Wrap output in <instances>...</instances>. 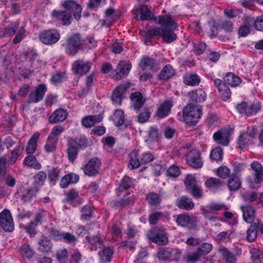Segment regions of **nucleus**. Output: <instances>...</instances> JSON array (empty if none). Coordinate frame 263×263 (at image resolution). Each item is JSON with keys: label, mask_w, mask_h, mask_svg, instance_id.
Masks as SVG:
<instances>
[{"label": "nucleus", "mask_w": 263, "mask_h": 263, "mask_svg": "<svg viewBox=\"0 0 263 263\" xmlns=\"http://www.w3.org/2000/svg\"><path fill=\"white\" fill-rule=\"evenodd\" d=\"M148 239L159 245H164L167 242V237L164 230L162 229H153L147 234Z\"/></svg>", "instance_id": "nucleus-12"}, {"label": "nucleus", "mask_w": 263, "mask_h": 263, "mask_svg": "<svg viewBox=\"0 0 263 263\" xmlns=\"http://www.w3.org/2000/svg\"><path fill=\"white\" fill-rule=\"evenodd\" d=\"M177 205L179 208L187 211L192 210L194 206V203L191 199L186 197H182L177 201Z\"/></svg>", "instance_id": "nucleus-41"}, {"label": "nucleus", "mask_w": 263, "mask_h": 263, "mask_svg": "<svg viewBox=\"0 0 263 263\" xmlns=\"http://www.w3.org/2000/svg\"><path fill=\"white\" fill-rule=\"evenodd\" d=\"M23 163L29 167L35 170H40L42 168V165L40 163L36 158L32 155L27 156L24 160Z\"/></svg>", "instance_id": "nucleus-39"}, {"label": "nucleus", "mask_w": 263, "mask_h": 263, "mask_svg": "<svg viewBox=\"0 0 263 263\" xmlns=\"http://www.w3.org/2000/svg\"><path fill=\"white\" fill-rule=\"evenodd\" d=\"M114 252L109 248H105L99 252L101 263H109L112 257Z\"/></svg>", "instance_id": "nucleus-38"}, {"label": "nucleus", "mask_w": 263, "mask_h": 263, "mask_svg": "<svg viewBox=\"0 0 263 263\" xmlns=\"http://www.w3.org/2000/svg\"><path fill=\"white\" fill-rule=\"evenodd\" d=\"M67 111L63 109H59L54 111L49 118V121L51 123L64 121L67 117Z\"/></svg>", "instance_id": "nucleus-28"}, {"label": "nucleus", "mask_w": 263, "mask_h": 263, "mask_svg": "<svg viewBox=\"0 0 263 263\" xmlns=\"http://www.w3.org/2000/svg\"><path fill=\"white\" fill-rule=\"evenodd\" d=\"M260 108V103L258 102L251 104L242 102L236 106V109L240 114L247 116L255 115Z\"/></svg>", "instance_id": "nucleus-6"}, {"label": "nucleus", "mask_w": 263, "mask_h": 263, "mask_svg": "<svg viewBox=\"0 0 263 263\" xmlns=\"http://www.w3.org/2000/svg\"><path fill=\"white\" fill-rule=\"evenodd\" d=\"M101 165L100 160L96 157L90 159L85 164L81 167L85 175L92 177L97 175Z\"/></svg>", "instance_id": "nucleus-5"}, {"label": "nucleus", "mask_w": 263, "mask_h": 263, "mask_svg": "<svg viewBox=\"0 0 263 263\" xmlns=\"http://www.w3.org/2000/svg\"><path fill=\"white\" fill-rule=\"evenodd\" d=\"M113 121L114 124L118 126L124 123L125 118L124 112L122 109H117L114 114Z\"/></svg>", "instance_id": "nucleus-50"}, {"label": "nucleus", "mask_w": 263, "mask_h": 263, "mask_svg": "<svg viewBox=\"0 0 263 263\" xmlns=\"http://www.w3.org/2000/svg\"><path fill=\"white\" fill-rule=\"evenodd\" d=\"M91 66L90 62L83 59H79L73 62L71 69L74 73L83 76L89 71Z\"/></svg>", "instance_id": "nucleus-9"}, {"label": "nucleus", "mask_w": 263, "mask_h": 263, "mask_svg": "<svg viewBox=\"0 0 263 263\" xmlns=\"http://www.w3.org/2000/svg\"><path fill=\"white\" fill-rule=\"evenodd\" d=\"M82 199L79 196L78 192L74 191H70L67 194L66 201L73 206H75L82 202Z\"/></svg>", "instance_id": "nucleus-40"}, {"label": "nucleus", "mask_w": 263, "mask_h": 263, "mask_svg": "<svg viewBox=\"0 0 263 263\" xmlns=\"http://www.w3.org/2000/svg\"><path fill=\"white\" fill-rule=\"evenodd\" d=\"M187 164L195 168H201L203 165L200 152L196 149L190 151L186 155Z\"/></svg>", "instance_id": "nucleus-8"}, {"label": "nucleus", "mask_w": 263, "mask_h": 263, "mask_svg": "<svg viewBox=\"0 0 263 263\" xmlns=\"http://www.w3.org/2000/svg\"><path fill=\"white\" fill-rule=\"evenodd\" d=\"M257 229H259L258 222L252 224L247 232V239L248 241L252 242L257 237Z\"/></svg>", "instance_id": "nucleus-44"}, {"label": "nucleus", "mask_w": 263, "mask_h": 263, "mask_svg": "<svg viewBox=\"0 0 263 263\" xmlns=\"http://www.w3.org/2000/svg\"><path fill=\"white\" fill-rule=\"evenodd\" d=\"M146 199L151 204L157 205L159 204L161 200L160 197L154 193H151L147 195Z\"/></svg>", "instance_id": "nucleus-57"}, {"label": "nucleus", "mask_w": 263, "mask_h": 263, "mask_svg": "<svg viewBox=\"0 0 263 263\" xmlns=\"http://www.w3.org/2000/svg\"><path fill=\"white\" fill-rule=\"evenodd\" d=\"M183 82L186 85L195 86L199 84L200 79L196 74L187 73L184 75Z\"/></svg>", "instance_id": "nucleus-43"}, {"label": "nucleus", "mask_w": 263, "mask_h": 263, "mask_svg": "<svg viewBox=\"0 0 263 263\" xmlns=\"http://www.w3.org/2000/svg\"><path fill=\"white\" fill-rule=\"evenodd\" d=\"M139 65L142 70L152 69L154 65V62L152 59L144 58L141 59Z\"/></svg>", "instance_id": "nucleus-55"}, {"label": "nucleus", "mask_w": 263, "mask_h": 263, "mask_svg": "<svg viewBox=\"0 0 263 263\" xmlns=\"http://www.w3.org/2000/svg\"><path fill=\"white\" fill-rule=\"evenodd\" d=\"M126 85H121L118 86L113 92L111 100L113 104H120L126 90L128 88Z\"/></svg>", "instance_id": "nucleus-25"}, {"label": "nucleus", "mask_w": 263, "mask_h": 263, "mask_svg": "<svg viewBox=\"0 0 263 263\" xmlns=\"http://www.w3.org/2000/svg\"><path fill=\"white\" fill-rule=\"evenodd\" d=\"M40 136L39 132L35 133L31 136L26 148L27 154L31 155L34 153L37 148V141Z\"/></svg>", "instance_id": "nucleus-32"}, {"label": "nucleus", "mask_w": 263, "mask_h": 263, "mask_svg": "<svg viewBox=\"0 0 263 263\" xmlns=\"http://www.w3.org/2000/svg\"><path fill=\"white\" fill-rule=\"evenodd\" d=\"M24 149V145L22 143L17 144L11 153V156L9 162L11 164H13L16 162L17 158L21 155Z\"/></svg>", "instance_id": "nucleus-46"}, {"label": "nucleus", "mask_w": 263, "mask_h": 263, "mask_svg": "<svg viewBox=\"0 0 263 263\" xmlns=\"http://www.w3.org/2000/svg\"><path fill=\"white\" fill-rule=\"evenodd\" d=\"M224 82L231 87H237L241 83V79L233 73L228 72L223 77Z\"/></svg>", "instance_id": "nucleus-33"}, {"label": "nucleus", "mask_w": 263, "mask_h": 263, "mask_svg": "<svg viewBox=\"0 0 263 263\" xmlns=\"http://www.w3.org/2000/svg\"><path fill=\"white\" fill-rule=\"evenodd\" d=\"M210 158L216 161L222 160V150L220 147L214 148L211 152Z\"/></svg>", "instance_id": "nucleus-58"}, {"label": "nucleus", "mask_w": 263, "mask_h": 263, "mask_svg": "<svg viewBox=\"0 0 263 263\" xmlns=\"http://www.w3.org/2000/svg\"><path fill=\"white\" fill-rule=\"evenodd\" d=\"M52 15L53 17L61 20L64 25H69L71 23V15L65 11L54 10Z\"/></svg>", "instance_id": "nucleus-34"}, {"label": "nucleus", "mask_w": 263, "mask_h": 263, "mask_svg": "<svg viewBox=\"0 0 263 263\" xmlns=\"http://www.w3.org/2000/svg\"><path fill=\"white\" fill-rule=\"evenodd\" d=\"M19 24L18 21H15L11 23L7 27H6L4 29L3 35L10 36L13 35L18 29Z\"/></svg>", "instance_id": "nucleus-49"}, {"label": "nucleus", "mask_w": 263, "mask_h": 263, "mask_svg": "<svg viewBox=\"0 0 263 263\" xmlns=\"http://www.w3.org/2000/svg\"><path fill=\"white\" fill-rule=\"evenodd\" d=\"M79 146L80 145L75 139H70L68 141V148L67 152L68 159L71 162H73L77 158Z\"/></svg>", "instance_id": "nucleus-26"}, {"label": "nucleus", "mask_w": 263, "mask_h": 263, "mask_svg": "<svg viewBox=\"0 0 263 263\" xmlns=\"http://www.w3.org/2000/svg\"><path fill=\"white\" fill-rule=\"evenodd\" d=\"M134 17L137 20L145 21L152 18L153 14L147 6L141 5L133 10Z\"/></svg>", "instance_id": "nucleus-14"}, {"label": "nucleus", "mask_w": 263, "mask_h": 263, "mask_svg": "<svg viewBox=\"0 0 263 263\" xmlns=\"http://www.w3.org/2000/svg\"><path fill=\"white\" fill-rule=\"evenodd\" d=\"M241 209L244 220L247 223H251L255 216L254 209L251 206H243Z\"/></svg>", "instance_id": "nucleus-36"}, {"label": "nucleus", "mask_w": 263, "mask_h": 263, "mask_svg": "<svg viewBox=\"0 0 263 263\" xmlns=\"http://www.w3.org/2000/svg\"><path fill=\"white\" fill-rule=\"evenodd\" d=\"M180 255V252L178 250L172 248H161L157 252V256L160 260H177Z\"/></svg>", "instance_id": "nucleus-13"}, {"label": "nucleus", "mask_w": 263, "mask_h": 263, "mask_svg": "<svg viewBox=\"0 0 263 263\" xmlns=\"http://www.w3.org/2000/svg\"><path fill=\"white\" fill-rule=\"evenodd\" d=\"M82 44L80 35L74 34L68 37L65 44V52L69 55H74L79 51Z\"/></svg>", "instance_id": "nucleus-3"}, {"label": "nucleus", "mask_w": 263, "mask_h": 263, "mask_svg": "<svg viewBox=\"0 0 263 263\" xmlns=\"http://www.w3.org/2000/svg\"><path fill=\"white\" fill-rule=\"evenodd\" d=\"M173 106V102L172 100H168L160 103L155 113L156 117L159 119L165 118L170 114Z\"/></svg>", "instance_id": "nucleus-16"}, {"label": "nucleus", "mask_w": 263, "mask_h": 263, "mask_svg": "<svg viewBox=\"0 0 263 263\" xmlns=\"http://www.w3.org/2000/svg\"><path fill=\"white\" fill-rule=\"evenodd\" d=\"M39 250L42 252H49L52 248V242L46 237L42 236L39 240Z\"/></svg>", "instance_id": "nucleus-37"}, {"label": "nucleus", "mask_w": 263, "mask_h": 263, "mask_svg": "<svg viewBox=\"0 0 263 263\" xmlns=\"http://www.w3.org/2000/svg\"><path fill=\"white\" fill-rule=\"evenodd\" d=\"M176 222L178 225L182 227L195 229L197 226L198 219L195 216L182 214L177 216Z\"/></svg>", "instance_id": "nucleus-7"}, {"label": "nucleus", "mask_w": 263, "mask_h": 263, "mask_svg": "<svg viewBox=\"0 0 263 263\" xmlns=\"http://www.w3.org/2000/svg\"><path fill=\"white\" fill-rule=\"evenodd\" d=\"M60 38V33L55 29L43 31L40 35V40L46 45L55 44L59 40Z\"/></svg>", "instance_id": "nucleus-10"}, {"label": "nucleus", "mask_w": 263, "mask_h": 263, "mask_svg": "<svg viewBox=\"0 0 263 263\" xmlns=\"http://www.w3.org/2000/svg\"><path fill=\"white\" fill-rule=\"evenodd\" d=\"M202 114L201 108L195 104L187 105L183 110V117L185 124L195 125L200 118Z\"/></svg>", "instance_id": "nucleus-2"}, {"label": "nucleus", "mask_w": 263, "mask_h": 263, "mask_svg": "<svg viewBox=\"0 0 263 263\" xmlns=\"http://www.w3.org/2000/svg\"><path fill=\"white\" fill-rule=\"evenodd\" d=\"M175 71L172 66L170 64L163 67L159 74L161 79L166 80L174 76Z\"/></svg>", "instance_id": "nucleus-47"}, {"label": "nucleus", "mask_w": 263, "mask_h": 263, "mask_svg": "<svg viewBox=\"0 0 263 263\" xmlns=\"http://www.w3.org/2000/svg\"><path fill=\"white\" fill-rule=\"evenodd\" d=\"M184 184L186 189L189 190L199 184V183L194 175L189 174L185 178Z\"/></svg>", "instance_id": "nucleus-52"}, {"label": "nucleus", "mask_w": 263, "mask_h": 263, "mask_svg": "<svg viewBox=\"0 0 263 263\" xmlns=\"http://www.w3.org/2000/svg\"><path fill=\"white\" fill-rule=\"evenodd\" d=\"M221 184V182L218 179L211 178L208 179L205 182V185L210 189H215L219 187Z\"/></svg>", "instance_id": "nucleus-61"}, {"label": "nucleus", "mask_w": 263, "mask_h": 263, "mask_svg": "<svg viewBox=\"0 0 263 263\" xmlns=\"http://www.w3.org/2000/svg\"><path fill=\"white\" fill-rule=\"evenodd\" d=\"M64 128L62 126L58 125L54 126L51 130V132L49 134V137L58 140V136L63 132Z\"/></svg>", "instance_id": "nucleus-64"}, {"label": "nucleus", "mask_w": 263, "mask_h": 263, "mask_svg": "<svg viewBox=\"0 0 263 263\" xmlns=\"http://www.w3.org/2000/svg\"><path fill=\"white\" fill-rule=\"evenodd\" d=\"M219 252L226 263H234L236 262V258L235 256L232 254L226 248H220Z\"/></svg>", "instance_id": "nucleus-45"}, {"label": "nucleus", "mask_w": 263, "mask_h": 263, "mask_svg": "<svg viewBox=\"0 0 263 263\" xmlns=\"http://www.w3.org/2000/svg\"><path fill=\"white\" fill-rule=\"evenodd\" d=\"M0 226L5 231H13L14 223L10 212L8 210H4L0 213Z\"/></svg>", "instance_id": "nucleus-11"}, {"label": "nucleus", "mask_w": 263, "mask_h": 263, "mask_svg": "<svg viewBox=\"0 0 263 263\" xmlns=\"http://www.w3.org/2000/svg\"><path fill=\"white\" fill-rule=\"evenodd\" d=\"M63 6L67 10H73L74 11L73 16L77 20L81 18L82 8L74 1L72 0L66 1L63 3Z\"/></svg>", "instance_id": "nucleus-22"}, {"label": "nucleus", "mask_w": 263, "mask_h": 263, "mask_svg": "<svg viewBox=\"0 0 263 263\" xmlns=\"http://www.w3.org/2000/svg\"><path fill=\"white\" fill-rule=\"evenodd\" d=\"M201 256L200 253L197 250L195 252L187 253L185 255V258L187 262H194L198 260Z\"/></svg>", "instance_id": "nucleus-62"}, {"label": "nucleus", "mask_w": 263, "mask_h": 263, "mask_svg": "<svg viewBox=\"0 0 263 263\" xmlns=\"http://www.w3.org/2000/svg\"><path fill=\"white\" fill-rule=\"evenodd\" d=\"M57 142L58 140L48 137L44 146L45 151L47 153H52L55 151Z\"/></svg>", "instance_id": "nucleus-56"}, {"label": "nucleus", "mask_w": 263, "mask_h": 263, "mask_svg": "<svg viewBox=\"0 0 263 263\" xmlns=\"http://www.w3.org/2000/svg\"><path fill=\"white\" fill-rule=\"evenodd\" d=\"M154 20L156 23L160 25L161 28L148 29L146 36L160 35L166 43H170L176 40L177 35L173 30L177 28V25L170 15H159L155 17Z\"/></svg>", "instance_id": "nucleus-1"}, {"label": "nucleus", "mask_w": 263, "mask_h": 263, "mask_svg": "<svg viewBox=\"0 0 263 263\" xmlns=\"http://www.w3.org/2000/svg\"><path fill=\"white\" fill-rule=\"evenodd\" d=\"M132 68V64L129 61H120L116 69V79H121L127 76Z\"/></svg>", "instance_id": "nucleus-19"}, {"label": "nucleus", "mask_w": 263, "mask_h": 263, "mask_svg": "<svg viewBox=\"0 0 263 263\" xmlns=\"http://www.w3.org/2000/svg\"><path fill=\"white\" fill-rule=\"evenodd\" d=\"M223 216L226 218V220H220L221 221L228 222L229 224L233 226L237 224V216L236 214H233L230 212L226 211L223 213Z\"/></svg>", "instance_id": "nucleus-54"}, {"label": "nucleus", "mask_w": 263, "mask_h": 263, "mask_svg": "<svg viewBox=\"0 0 263 263\" xmlns=\"http://www.w3.org/2000/svg\"><path fill=\"white\" fill-rule=\"evenodd\" d=\"M254 22V18L250 16L245 18L243 24L239 28L238 34L240 37L247 36L250 32L251 25Z\"/></svg>", "instance_id": "nucleus-27"}, {"label": "nucleus", "mask_w": 263, "mask_h": 263, "mask_svg": "<svg viewBox=\"0 0 263 263\" xmlns=\"http://www.w3.org/2000/svg\"><path fill=\"white\" fill-rule=\"evenodd\" d=\"M79 180V176L74 173H70L65 175L61 180L60 186L64 189L71 183H76Z\"/></svg>", "instance_id": "nucleus-30"}, {"label": "nucleus", "mask_w": 263, "mask_h": 263, "mask_svg": "<svg viewBox=\"0 0 263 263\" xmlns=\"http://www.w3.org/2000/svg\"><path fill=\"white\" fill-rule=\"evenodd\" d=\"M251 168L253 171L254 183L259 184L263 181V167L257 161H254L251 164Z\"/></svg>", "instance_id": "nucleus-23"}, {"label": "nucleus", "mask_w": 263, "mask_h": 263, "mask_svg": "<svg viewBox=\"0 0 263 263\" xmlns=\"http://www.w3.org/2000/svg\"><path fill=\"white\" fill-rule=\"evenodd\" d=\"M213 248V246L211 243L208 242L202 243L199 248L197 250L202 255H205L209 253L212 250Z\"/></svg>", "instance_id": "nucleus-60"}, {"label": "nucleus", "mask_w": 263, "mask_h": 263, "mask_svg": "<svg viewBox=\"0 0 263 263\" xmlns=\"http://www.w3.org/2000/svg\"><path fill=\"white\" fill-rule=\"evenodd\" d=\"M190 96L193 101L197 102H202L205 100L206 94L204 90L199 89L190 92Z\"/></svg>", "instance_id": "nucleus-42"}, {"label": "nucleus", "mask_w": 263, "mask_h": 263, "mask_svg": "<svg viewBox=\"0 0 263 263\" xmlns=\"http://www.w3.org/2000/svg\"><path fill=\"white\" fill-rule=\"evenodd\" d=\"M228 184L230 191H235L240 187L241 182L237 176H232L229 179Z\"/></svg>", "instance_id": "nucleus-48"}, {"label": "nucleus", "mask_w": 263, "mask_h": 263, "mask_svg": "<svg viewBox=\"0 0 263 263\" xmlns=\"http://www.w3.org/2000/svg\"><path fill=\"white\" fill-rule=\"evenodd\" d=\"M119 15V13L115 9L112 8H109L105 12V20L104 21V24L109 26L118 18Z\"/></svg>", "instance_id": "nucleus-29"}, {"label": "nucleus", "mask_w": 263, "mask_h": 263, "mask_svg": "<svg viewBox=\"0 0 263 263\" xmlns=\"http://www.w3.org/2000/svg\"><path fill=\"white\" fill-rule=\"evenodd\" d=\"M200 209L202 212L204 217L210 221L216 222L219 220L215 213L204 209V206H201Z\"/></svg>", "instance_id": "nucleus-53"}, {"label": "nucleus", "mask_w": 263, "mask_h": 263, "mask_svg": "<svg viewBox=\"0 0 263 263\" xmlns=\"http://www.w3.org/2000/svg\"><path fill=\"white\" fill-rule=\"evenodd\" d=\"M138 156V154L136 151H133L130 154L128 166L130 169H135L139 166L141 161H139Z\"/></svg>", "instance_id": "nucleus-51"}, {"label": "nucleus", "mask_w": 263, "mask_h": 263, "mask_svg": "<svg viewBox=\"0 0 263 263\" xmlns=\"http://www.w3.org/2000/svg\"><path fill=\"white\" fill-rule=\"evenodd\" d=\"M3 5L7 10L12 14L17 13L21 11L22 5L16 0H2Z\"/></svg>", "instance_id": "nucleus-24"}, {"label": "nucleus", "mask_w": 263, "mask_h": 263, "mask_svg": "<svg viewBox=\"0 0 263 263\" xmlns=\"http://www.w3.org/2000/svg\"><path fill=\"white\" fill-rule=\"evenodd\" d=\"M256 128L252 127H248L247 130L241 132L237 141L239 148L242 149L251 144L256 136Z\"/></svg>", "instance_id": "nucleus-4"}, {"label": "nucleus", "mask_w": 263, "mask_h": 263, "mask_svg": "<svg viewBox=\"0 0 263 263\" xmlns=\"http://www.w3.org/2000/svg\"><path fill=\"white\" fill-rule=\"evenodd\" d=\"M133 183L132 179L129 177H124L121 183L119 188L117 189V192H122L123 190H127L130 188Z\"/></svg>", "instance_id": "nucleus-59"}, {"label": "nucleus", "mask_w": 263, "mask_h": 263, "mask_svg": "<svg viewBox=\"0 0 263 263\" xmlns=\"http://www.w3.org/2000/svg\"><path fill=\"white\" fill-rule=\"evenodd\" d=\"M47 175L45 172L43 171L39 172L35 176V183L34 187H32L27 191V195L29 197L34 196L38 191L37 186L42 185L45 181Z\"/></svg>", "instance_id": "nucleus-21"}, {"label": "nucleus", "mask_w": 263, "mask_h": 263, "mask_svg": "<svg viewBox=\"0 0 263 263\" xmlns=\"http://www.w3.org/2000/svg\"><path fill=\"white\" fill-rule=\"evenodd\" d=\"M189 191L192 196L196 199H199L202 197L203 194L201 186L199 184L191 189Z\"/></svg>", "instance_id": "nucleus-63"}, {"label": "nucleus", "mask_w": 263, "mask_h": 263, "mask_svg": "<svg viewBox=\"0 0 263 263\" xmlns=\"http://www.w3.org/2000/svg\"><path fill=\"white\" fill-rule=\"evenodd\" d=\"M130 100L132 107L135 110H139L143 105L145 101L140 92L132 93L130 96Z\"/></svg>", "instance_id": "nucleus-31"}, {"label": "nucleus", "mask_w": 263, "mask_h": 263, "mask_svg": "<svg viewBox=\"0 0 263 263\" xmlns=\"http://www.w3.org/2000/svg\"><path fill=\"white\" fill-rule=\"evenodd\" d=\"M46 90L47 88L45 85H39L34 92H32L30 93L29 96V102L37 103L42 100Z\"/></svg>", "instance_id": "nucleus-20"}, {"label": "nucleus", "mask_w": 263, "mask_h": 263, "mask_svg": "<svg viewBox=\"0 0 263 263\" xmlns=\"http://www.w3.org/2000/svg\"><path fill=\"white\" fill-rule=\"evenodd\" d=\"M46 213L44 212L37 214L34 220L26 226V231L31 237L34 236L36 234L35 228L37 224L39 223L46 221Z\"/></svg>", "instance_id": "nucleus-15"}, {"label": "nucleus", "mask_w": 263, "mask_h": 263, "mask_svg": "<svg viewBox=\"0 0 263 263\" xmlns=\"http://www.w3.org/2000/svg\"><path fill=\"white\" fill-rule=\"evenodd\" d=\"M102 120L101 115L88 116L82 119V124L86 127H90Z\"/></svg>", "instance_id": "nucleus-35"}, {"label": "nucleus", "mask_w": 263, "mask_h": 263, "mask_svg": "<svg viewBox=\"0 0 263 263\" xmlns=\"http://www.w3.org/2000/svg\"><path fill=\"white\" fill-rule=\"evenodd\" d=\"M215 87L218 89L219 95L223 101H227L231 98V91L229 87L219 79H216L214 80Z\"/></svg>", "instance_id": "nucleus-17"}, {"label": "nucleus", "mask_w": 263, "mask_h": 263, "mask_svg": "<svg viewBox=\"0 0 263 263\" xmlns=\"http://www.w3.org/2000/svg\"><path fill=\"white\" fill-rule=\"evenodd\" d=\"M231 132L226 129L219 130L213 134V139L218 144L227 146L230 140Z\"/></svg>", "instance_id": "nucleus-18"}]
</instances>
